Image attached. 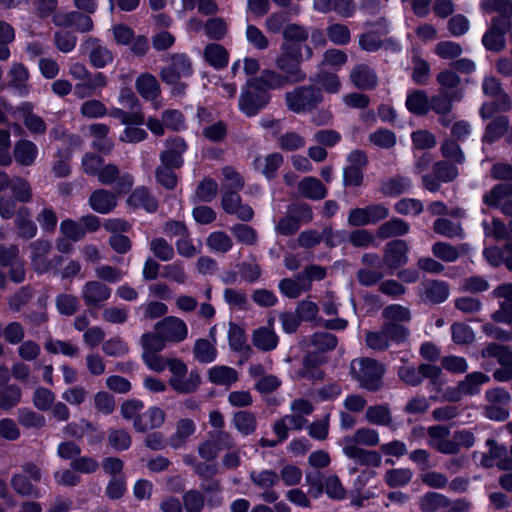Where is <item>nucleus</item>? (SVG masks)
I'll return each instance as SVG.
<instances>
[{"instance_id": "nucleus-13", "label": "nucleus", "mask_w": 512, "mask_h": 512, "mask_svg": "<svg viewBox=\"0 0 512 512\" xmlns=\"http://www.w3.org/2000/svg\"><path fill=\"white\" fill-rule=\"evenodd\" d=\"M155 331L172 342L183 341L188 334L186 323L177 317H166L155 325Z\"/></svg>"}, {"instance_id": "nucleus-18", "label": "nucleus", "mask_w": 512, "mask_h": 512, "mask_svg": "<svg viewBox=\"0 0 512 512\" xmlns=\"http://www.w3.org/2000/svg\"><path fill=\"white\" fill-rule=\"evenodd\" d=\"M380 442L379 434L371 428H359L353 435L344 436L339 440V446H368L374 447Z\"/></svg>"}, {"instance_id": "nucleus-32", "label": "nucleus", "mask_w": 512, "mask_h": 512, "mask_svg": "<svg viewBox=\"0 0 512 512\" xmlns=\"http://www.w3.org/2000/svg\"><path fill=\"white\" fill-rule=\"evenodd\" d=\"M299 193L311 200H321L326 197L327 189L316 177H305L298 183Z\"/></svg>"}, {"instance_id": "nucleus-17", "label": "nucleus", "mask_w": 512, "mask_h": 512, "mask_svg": "<svg viewBox=\"0 0 512 512\" xmlns=\"http://www.w3.org/2000/svg\"><path fill=\"white\" fill-rule=\"evenodd\" d=\"M111 288L98 281H89L82 288V298L87 306L100 307L111 296Z\"/></svg>"}, {"instance_id": "nucleus-16", "label": "nucleus", "mask_w": 512, "mask_h": 512, "mask_svg": "<svg viewBox=\"0 0 512 512\" xmlns=\"http://www.w3.org/2000/svg\"><path fill=\"white\" fill-rule=\"evenodd\" d=\"M490 377L482 372H472L465 376L455 392H450V401L457 400L462 395H475L480 392L481 386L489 382Z\"/></svg>"}, {"instance_id": "nucleus-4", "label": "nucleus", "mask_w": 512, "mask_h": 512, "mask_svg": "<svg viewBox=\"0 0 512 512\" xmlns=\"http://www.w3.org/2000/svg\"><path fill=\"white\" fill-rule=\"evenodd\" d=\"M323 100L321 91L314 86L296 87L285 94L288 109L297 114L308 113Z\"/></svg>"}, {"instance_id": "nucleus-57", "label": "nucleus", "mask_w": 512, "mask_h": 512, "mask_svg": "<svg viewBox=\"0 0 512 512\" xmlns=\"http://www.w3.org/2000/svg\"><path fill=\"white\" fill-rule=\"evenodd\" d=\"M412 476L413 473L408 468L391 469L386 472L385 481L390 487H401L408 484Z\"/></svg>"}, {"instance_id": "nucleus-23", "label": "nucleus", "mask_w": 512, "mask_h": 512, "mask_svg": "<svg viewBox=\"0 0 512 512\" xmlns=\"http://www.w3.org/2000/svg\"><path fill=\"white\" fill-rule=\"evenodd\" d=\"M289 80L287 76L272 70H265L259 78L248 80L247 84L255 90L267 92L268 89H276L284 86Z\"/></svg>"}, {"instance_id": "nucleus-1", "label": "nucleus", "mask_w": 512, "mask_h": 512, "mask_svg": "<svg viewBox=\"0 0 512 512\" xmlns=\"http://www.w3.org/2000/svg\"><path fill=\"white\" fill-rule=\"evenodd\" d=\"M312 56V50L309 46L304 47V51L288 44L281 45V53L276 58V66L281 70L290 83H297L305 80L306 74L300 68L303 60Z\"/></svg>"}, {"instance_id": "nucleus-58", "label": "nucleus", "mask_w": 512, "mask_h": 512, "mask_svg": "<svg viewBox=\"0 0 512 512\" xmlns=\"http://www.w3.org/2000/svg\"><path fill=\"white\" fill-rule=\"evenodd\" d=\"M277 141L279 148L284 151H295L303 148L306 144L303 136L292 131L281 134Z\"/></svg>"}, {"instance_id": "nucleus-42", "label": "nucleus", "mask_w": 512, "mask_h": 512, "mask_svg": "<svg viewBox=\"0 0 512 512\" xmlns=\"http://www.w3.org/2000/svg\"><path fill=\"white\" fill-rule=\"evenodd\" d=\"M387 33L385 29L369 30L359 35V46L367 52H375L383 46V37Z\"/></svg>"}, {"instance_id": "nucleus-47", "label": "nucleus", "mask_w": 512, "mask_h": 512, "mask_svg": "<svg viewBox=\"0 0 512 512\" xmlns=\"http://www.w3.org/2000/svg\"><path fill=\"white\" fill-rule=\"evenodd\" d=\"M15 222L19 236L29 239L36 235L37 227L31 220V215L26 208L18 210Z\"/></svg>"}, {"instance_id": "nucleus-29", "label": "nucleus", "mask_w": 512, "mask_h": 512, "mask_svg": "<svg viewBox=\"0 0 512 512\" xmlns=\"http://www.w3.org/2000/svg\"><path fill=\"white\" fill-rule=\"evenodd\" d=\"M196 424L191 419H181L177 422L175 432L170 436L168 444L173 449L184 446L189 438L195 433Z\"/></svg>"}, {"instance_id": "nucleus-53", "label": "nucleus", "mask_w": 512, "mask_h": 512, "mask_svg": "<svg viewBox=\"0 0 512 512\" xmlns=\"http://www.w3.org/2000/svg\"><path fill=\"white\" fill-rule=\"evenodd\" d=\"M385 319L384 324L396 323L401 324L410 320V312L406 307L401 305H389L382 312Z\"/></svg>"}, {"instance_id": "nucleus-48", "label": "nucleus", "mask_w": 512, "mask_h": 512, "mask_svg": "<svg viewBox=\"0 0 512 512\" xmlns=\"http://www.w3.org/2000/svg\"><path fill=\"white\" fill-rule=\"evenodd\" d=\"M484 358H495L500 366L512 367V350L506 346L490 344L482 351Z\"/></svg>"}, {"instance_id": "nucleus-34", "label": "nucleus", "mask_w": 512, "mask_h": 512, "mask_svg": "<svg viewBox=\"0 0 512 512\" xmlns=\"http://www.w3.org/2000/svg\"><path fill=\"white\" fill-rule=\"evenodd\" d=\"M138 93L146 100L155 101L160 94V85L153 75L141 74L136 80Z\"/></svg>"}, {"instance_id": "nucleus-27", "label": "nucleus", "mask_w": 512, "mask_h": 512, "mask_svg": "<svg viewBox=\"0 0 512 512\" xmlns=\"http://www.w3.org/2000/svg\"><path fill=\"white\" fill-rule=\"evenodd\" d=\"M165 421V413L158 407H151L140 414L134 420V428L139 432H145L160 427Z\"/></svg>"}, {"instance_id": "nucleus-45", "label": "nucleus", "mask_w": 512, "mask_h": 512, "mask_svg": "<svg viewBox=\"0 0 512 512\" xmlns=\"http://www.w3.org/2000/svg\"><path fill=\"white\" fill-rule=\"evenodd\" d=\"M409 232V225L404 220L393 218L378 228V236L386 239L394 236L405 235Z\"/></svg>"}, {"instance_id": "nucleus-21", "label": "nucleus", "mask_w": 512, "mask_h": 512, "mask_svg": "<svg viewBox=\"0 0 512 512\" xmlns=\"http://www.w3.org/2000/svg\"><path fill=\"white\" fill-rule=\"evenodd\" d=\"M350 80L355 87L362 90H371L378 82L375 71L366 64L356 65L350 73Z\"/></svg>"}, {"instance_id": "nucleus-20", "label": "nucleus", "mask_w": 512, "mask_h": 512, "mask_svg": "<svg viewBox=\"0 0 512 512\" xmlns=\"http://www.w3.org/2000/svg\"><path fill=\"white\" fill-rule=\"evenodd\" d=\"M345 456L353 459L357 464L379 467L382 462L380 454L376 451L365 450L359 446H341Z\"/></svg>"}, {"instance_id": "nucleus-28", "label": "nucleus", "mask_w": 512, "mask_h": 512, "mask_svg": "<svg viewBox=\"0 0 512 512\" xmlns=\"http://www.w3.org/2000/svg\"><path fill=\"white\" fill-rule=\"evenodd\" d=\"M307 419L300 414L292 412L290 415H286L280 420L276 421L273 430L275 434L280 438V441H284L288 438V432L290 430H301L307 424Z\"/></svg>"}, {"instance_id": "nucleus-31", "label": "nucleus", "mask_w": 512, "mask_h": 512, "mask_svg": "<svg viewBox=\"0 0 512 512\" xmlns=\"http://www.w3.org/2000/svg\"><path fill=\"white\" fill-rule=\"evenodd\" d=\"M283 164V156L280 153H271L265 156H259L254 160L255 169L263 174L267 179H272L279 167Z\"/></svg>"}, {"instance_id": "nucleus-39", "label": "nucleus", "mask_w": 512, "mask_h": 512, "mask_svg": "<svg viewBox=\"0 0 512 512\" xmlns=\"http://www.w3.org/2000/svg\"><path fill=\"white\" fill-rule=\"evenodd\" d=\"M325 361L322 354L309 353L303 361V369L301 376L311 380L321 379L323 372L319 369V365Z\"/></svg>"}, {"instance_id": "nucleus-55", "label": "nucleus", "mask_w": 512, "mask_h": 512, "mask_svg": "<svg viewBox=\"0 0 512 512\" xmlns=\"http://www.w3.org/2000/svg\"><path fill=\"white\" fill-rule=\"evenodd\" d=\"M366 419L369 423L379 426H388L392 421L389 409L382 405L370 406L366 410Z\"/></svg>"}, {"instance_id": "nucleus-25", "label": "nucleus", "mask_w": 512, "mask_h": 512, "mask_svg": "<svg viewBox=\"0 0 512 512\" xmlns=\"http://www.w3.org/2000/svg\"><path fill=\"white\" fill-rule=\"evenodd\" d=\"M252 342L261 351H271L278 345V336L273 329V320L268 321V327H259L254 330Z\"/></svg>"}, {"instance_id": "nucleus-37", "label": "nucleus", "mask_w": 512, "mask_h": 512, "mask_svg": "<svg viewBox=\"0 0 512 512\" xmlns=\"http://www.w3.org/2000/svg\"><path fill=\"white\" fill-rule=\"evenodd\" d=\"M208 379L215 385L230 386L237 381L238 374L228 366H213L208 370Z\"/></svg>"}, {"instance_id": "nucleus-61", "label": "nucleus", "mask_w": 512, "mask_h": 512, "mask_svg": "<svg viewBox=\"0 0 512 512\" xmlns=\"http://www.w3.org/2000/svg\"><path fill=\"white\" fill-rule=\"evenodd\" d=\"M448 504L447 498L439 493H427L420 502L421 509L424 512H437L445 508Z\"/></svg>"}, {"instance_id": "nucleus-60", "label": "nucleus", "mask_w": 512, "mask_h": 512, "mask_svg": "<svg viewBox=\"0 0 512 512\" xmlns=\"http://www.w3.org/2000/svg\"><path fill=\"white\" fill-rule=\"evenodd\" d=\"M411 181L405 177H396L383 183L381 190L387 196H397L408 191Z\"/></svg>"}, {"instance_id": "nucleus-15", "label": "nucleus", "mask_w": 512, "mask_h": 512, "mask_svg": "<svg viewBox=\"0 0 512 512\" xmlns=\"http://www.w3.org/2000/svg\"><path fill=\"white\" fill-rule=\"evenodd\" d=\"M488 454H483L480 463L484 467L497 466L500 470H512V458L504 446L498 445L493 440H488Z\"/></svg>"}, {"instance_id": "nucleus-36", "label": "nucleus", "mask_w": 512, "mask_h": 512, "mask_svg": "<svg viewBox=\"0 0 512 512\" xmlns=\"http://www.w3.org/2000/svg\"><path fill=\"white\" fill-rule=\"evenodd\" d=\"M38 155L37 146L29 140H20L14 147V158L16 162L23 166H30L36 160Z\"/></svg>"}, {"instance_id": "nucleus-64", "label": "nucleus", "mask_w": 512, "mask_h": 512, "mask_svg": "<svg viewBox=\"0 0 512 512\" xmlns=\"http://www.w3.org/2000/svg\"><path fill=\"white\" fill-rule=\"evenodd\" d=\"M218 192V183L212 178L203 179L196 189V197L203 202L212 201Z\"/></svg>"}, {"instance_id": "nucleus-40", "label": "nucleus", "mask_w": 512, "mask_h": 512, "mask_svg": "<svg viewBox=\"0 0 512 512\" xmlns=\"http://www.w3.org/2000/svg\"><path fill=\"white\" fill-rule=\"evenodd\" d=\"M283 38V44H288L304 51V47L307 46L305 42L308 38V32L305 28L292 24L284 29Z\"/></svg>"}, {"instance_id": "nucleus-63", "label": "nucleus", "mask_w": 512, "mask_h": 512, "mask_svg": "<svg viewBox=\"0 0 512 512\" xmlns=\"http://www.w3.org/2000/svg\"><path fill=\"white\" fill-rule=\"evenodd\" d=\"M233 423L237 430L244 435L251 434L256 428L254 416L246 411L237 412L233 417Z\"/></svg>"}, {"instance_id": "nucleus-19", "label": "nucleus", "mask_w": 512, "mask_h": 512, "mask_svg": "<svg viewBox=\"0 0 512 512\" xmlns=\"http://www.w3.org/2000/svg\"><path fill=\"white\" fill-rule=\"evenodd\" d=\"M14 117L23 121L26 128L33 134H42L46 131V124L41 117L32 112L30 103H23L15 112Z\"/></svg>"}, {"instance_id": "nucleus-50", "label": "nucleus", "mask_w": 512, "mask_h": 512, "mask_svg": "<svg viewBox=\"0 0 512 512\" xmlns=\"http://www.w3.org/2000/svg\"><path fill=\"white\" fill-rule=\"evenodd\" d=\"M509 196H512V184H498L484 196V202L492 207H500Z\"/></svg>"}, {"instance_id": "nucleus-6", "label": "nucleus", "mask_w": 512, "mask_h": 512, "mask_svg": "<svg viewBox=\"0 0 512 512\" xmlns=\"http://www.w3.org/2000/svg\"><path fill=\"white\" fill-rule=\"evenodd\" d=\"M191 74L192 67L189 59L185 55H174L171 58V63L162 69L161 78L165 83L173 86V94L181 95L184 93L186 85L180 80Z\"/></svg>"}, {"instance_id": "nucleus-33", "label": "nucleus", "mask_w": 512, "mask_h": 512, "mask_svg": "<svg viewBox=\"0 0 512 512\" xmlns=\"http://www.w3.org/2000/svg\"><path fill=\"white\" fill-rule=\"evenodd\" d=\"M98 180L102 184L109 185L114 181H118L117 184L120 187H131L133 185V177L130 174H123L119 176L118 168L113 164H107L103 166L98 175Z\"/></svg>"}, {"instance_id": "nucleus-10", "label": "nucleus", "mask_w": 512, "mask_h": 512, "mask_svg": "<svg viewBox=\"0 0 512 512\" xmlns=\"http://www.w3.org/2000/svg\"><path fill=\"white\" fill-rule=\"evenodd\" d=\"M510 27L507 16H499L492 19V26L482 38L483 45L491 51H500L505 46L504 35Z\"/></svg>"}, {"instance_id": "nucleus-59", "label": "nucleus", "mask_w": 512, "mask_h": 512, "mask_svg": "<svg viewBox=\"0 0 512 512\" xmlns=\"http://www.w3.org/2000/svg\"><path fill=\"white\" fill-rule=\"evenodd\" d=\"M327 36L329 40L336 45H347L351 39L349 28L340 23H335L327 27Z\"/></svg>"}, {"instance_id": "nucleus-41", "label": "nucleus", "mask_w": 512, "mask_h": 512, "mask_svg": "<svg viewBox=\"0 0 512 512\" xmlns=\"http://www.w3.org/2000/svg\"><path fill=\"white\" fill-rule=\"evenodd\" d=\"M280 291L289 298H297L310 289L309 281L298 275L296 279H283L279 283Z\"/></svg>"}, {"instance_id": "nucleus-30", "label": "nucleus", "mask_w": 512, "mask_h": 512, "mask_svg": "<svg viewBox=\"0 0 512 512\" xmlns=\"http://www.w3.org/2000/svg\"><path fill=\"white\" fill-rule=\"evenodd\" d=\"M89 203L94 211L106 214L116 207L117 199L114 193L104 189H99L91 194Z\"/></svg>"}, {"instance_id": "nucleus-24", "label": "nucleus", "mask_w": 512, "mask_h": 512, "mask_svg": "<svg viewBox=\"0 0 512 512\" xmlns=\"http://www.w3.org/2000/svg\"><path fill=\"white\" fill-rule=\"evenodd\" d=\"M409 247L403 240H394L387 244L384 255L385 263L391 268H397L407 263Z\"/></svg>"}, {"instance_id": "nucleus-43", "label": "nucleus", "mask_w": 512, "mask_h": 512, "mask_svg": "<svg viewBox=\"0 0 512 512\" xmlns=\"http://www.w3.org/2000/svg\"><path fill=\"white\" fill-rule=\"evenodd\" d=\"M206 61L215 68H222L228 64L229 56L227 50L219 44H209L204 49Z\"/></svg>"}, {"instance_id": "nucleus-62", "label": "nucleus", "mask_w": 512, "mask_h": 512, "mask_svg": "<svg viewBox=\"0 0 512 512\" xmlns=\"http://www.w3.org/2000/svg\"><path fill=\"white\" fill-rule=\"evenodd\" d=\"M80 113L89 119L102 118L107 114V108L101 101L91 99L82 103Z\"/></svg>"}, {"instance_id": "nucleus-9", "label": "nucleus", "mask_w": 512, "mask_h": 512, "mask_svg": "<svg viewBox=\"0 0 512 512\" xmlns=\"http://www.w3.org/2000/svg\"><path fill=\"white\" fill-rule=\"evenodd\" d=\"M23 474H16L11 480L13 489L21 495L40 497L39 490L33 486L31 481L38 482L41 479V472L38 467L33 464H27L23 468Z\"/></svg>"}, {"instance_id": "nucleus-14", "label": "nucleus", "mask_w": 512, "mask_h": 512, "mask_svg": "<svg viewBox=\"0 0 512 512\" xmlns=\"http://www.w3.org/2000/svg\"><path fill=\"white\" fill-rule=\"evenodd\" d=\"M269 101L265 91L255 90L247 84V90L242 92L239 100L240 110L247 116L256 115Z\"/></svg>"}, {"instance_id": "nucleus-35", "label": "nucleus", "mask_w": 512, "mask_h": 512, "mask_svg": "<svg viewBox=\"0 0 512 512\" xmlns=\"http://www.w3.org/2000/svg\"><path fill=\"white\" fill-rule=\"evenodd\" d=\"M129 205L135 208H142L147 212H155L158 202L145 187L136 188L128 198Z\"/></svg>"}, {"instance_id": "nucleus-5", "label": "nucleus", "mask_w": 512, "mask_h": 512, "mask_svg": "<svg viewBox=\"0 0 512 512\" xmlns=\"http://www.w3.org/2000/svg\"><path fill=\"white\" fill-rule=\"evenodd\" d=\"M407 335V329L401 324H383L381 330L371 331L366 334V344L375 351H384L392 343L403 342Z\"/></svg>"}, {"instance_id": "nucleus-49", "label": "nucleus", "mask_w": 512, "mask_h": 512, "mask_svg": "<svg viewBox=\"0 0 512 512\" xmlns=\"http://www.w3.org/2000/svg\"><path fill=\"white\" fill-rule=\"evenodd\" d=\"M194 357L201 363H211L217 357V350L207 339H198L193 348Z\"/></svg>"}, {"instance_id": "nucleus-44", "label": "nucleus", "mask_w": 512, "mask_h": 512, "mask_svg": "<svg viewBox=\"0 0 512 512\" xmlns=\"http://www.w3.org/2000/svg\"><path fill=\"white\" fill-rule=\"evenodd\" d=\"M429 445L441 453H448V428L444 425L432 426L428 429Z\"/></svg>"}, {"instance_id": "nucleus-22", "label": "nucleus", "mask_w": 512, "mask_h": 512, "mask_svg": "<svg viewBox=\"0 0 512 512\" xmlns=\"http://www.w3.org/2000/svg\"><path fill=\"white\" fill-rule=\"evenodd\" d=\"M31 260L34 269L38 273H45L52 269L53 262L46 259L47 253L51 249V244L48 241L37 240L30 245Z\"/></svg>"}, {"instance_id": "nucleus-46", "label": "nucleus", "mask_w": 512, "mask_h": 512, "mask_svg": "<svg viewBox=\"0 0 512 512\" xmlns=\"http://www.w3.org/2000/svg\"><path fill=\"white\" fill-rule=\"evenodd\" d=\"M509 118L507 116H500L492 120L486 127L483 140L492 143L502 137L509 128Z\"/></svg>"}, {"instance_id": "nucleus-26", "label": "nucleus", "mask_w": 512, "mask_h": 512, "mask_svg": "<svg viewBox=\"0 0 512 512\" xmlns=\"http://www.w3.org/2000/svg\"><path fill=\"white\" fill-rule=\"evenodd\" d=\"M494 294L503 298L500 303V310L495 313L497 321L508 323L512 326V284H503L494 290Z\"/></svg>"}, {"instance_id": "nucleus-2", "label": "nucleus", "mask_w": 512, "mask_h": 512, "mask_svg": "<svg viewBox=\"0 0 512 512\" xmlns=\"http://www.w3.org/2000/svg\"><path fill=\"white\" fill-rule=\"evenodd\" d=\"M350 371L362 388L370 391L381 388L385 367L379 361L371 358L355 359L351 362Z\"/></svg>"}, {"instance_id": "nucleus-38", "label": "nucleus", "mask_w": 512, "mask_h": 512, "mask_svg": "<svg viewBox=\"0 0 512 512\" xmlns=\"http://www.w3.org/2000/svg\"><path fill=\"white\" fill-rule=\"evenodd\" d=\"M427 94L421 90L410 92L406 98L407 109L416 115H425L430 111V102Z\"/></svg>"}, {"instance_id": "nucleus-51", "label": "nucleus", "mask_w": 512, "mask_h": 512, "mask_svg": "<svg viewBox=\"0 0 512 512\" xmlns=\"http://www.w3.org/2000/svg\"><path fill=\"white\" fill-rule=\"evenodd\" d=\"M207 246L211 251L226 253L233 247V241L225 232L215 231L207 237Z\"/></svg>"}, {"instance_id": "nucleus-11", "label": "nucleus", "mask_w": 512, "mask_h": 512, "mask_svg": "<svg viewBox=\"0 0 512 512\" xmlns=\"http://www.w3.org/2000/svg\"><path fill=\"white\" fill-rule=\"evenodd\" d=\"M250 479L254 485L262 489L261 499L267 503H274L279 495L272 488L279 482V475L273 470L252 471Z\"/></svg>"}, {"instance_id": "nucleus-56", "label": "nucleus", "mask_w": 512, "mask_h": 512, "mask_svg": "<svg viewBox=\"0 0 512 512\" xmlns=\"http://www.w3.org/2000/svg\"><path fill=\"white\" fill-rule=\"evenodd\" d=\"M22 392L17 385H9L0 390V408L9 410L21 400Z\"/></svg>"}, {"instance_id": "nucleus-8", "label": "nucleus", "mask_w": 512, "mask_h": 512, "mask_svg": "<svg viewBox=\"0 0 512 512\" xmlns=\"http://www.w3.org/2000/svg\"><path fill=\"white\" fill-rule=\"evenodd\" d=\"M389 209L383 204H373L363 208H354L348 214V224L350 226H366L376 224L387 218Z\"/></svg>"}, {"instance_id": "nucleus-12", "label": "nucleus", "mask_w": 512, "mask_h": 512, "mask_svg": "<svg viewBox=\"0 0 512 512\" xmlns=\"http://www.w3.org/2000/svg\"><path fill=\"white\" fill-rule=\"evenodd\" d=\"M221 205L226 213L235 215L242 221H250L253 218L252 208L242 203L239 191L226 190V192H223Z\"/></svg>"}, {"instance_id": "nucleus-7", "label": "nucleus", "mask_w": 512, "mask_h": 512, "mask_svg": "<svg viewBox=\"0 0 512 512\" xmlns=\"http://www.w3.org/2000/svg\"><path fill=\"white\" fill-rule=\"evenodd\" d=\"M487 405L484 414L495 421H504L509 417L508 406L511 401L510 394L503 388H493L485 393Z\"/></svg>"}, {"instance_id": "nucleus-54", "label": "nucleus", "mask_w": 512, "mask_h": 512, "mask_svg": "<svg viewBox=\"0 0 512 512\" xmlns=\"http://www.w3.org/2000/svg\"><path fill=\"white\" fill-rule=\"evenodd\" d=\"M475 441L472 432L466 429L453 431L452 438L450 439V454L456 453L462 448H470Z\"/></svg>"}, {"instance_id": "nucleus-3", "label": "nucleus", "mask_w": 512, "mask_h": 512, "mask_svg": "<svg viewBox=\"0 0 512 512\" xmlns=\"http://www.w3.org/2000/svg\"><path fill=\"white\" fill-rule=\"evenodd\" d=\"M168 369L171 373L169 385L178 393L188 394L195 392L200 383L201 378L196 370L188 373L187 365L178 358H170Z\"/></svg>"}, {"instance_id": "nucleus-52", "label": "nucleus", "mask_w": 512, "mask_h": 512, "mask_svg": "<svg viewBox=\"0 0 512 512\" xmlns=\"http://www.w3.org/2000/svg\"><path fill=\"white\" fill-rule=\"evenodd\" d=\"M222 189L223 192L226 190L240 191L244 187V178L238 173L233 167L226 166L222 169Z\"/></svg>"}]
</instances>
